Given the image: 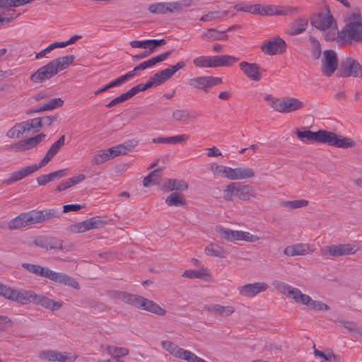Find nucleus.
Masks as SVG:
<instances>
[{
    "instance_id": "obj_1",
    "label": "nucleus",
    "mask_w": 362,
    "mask_h": 362,
    "mask_svg": "<svg viewBox=\"0 0 362 362\" xmlns=\"http://www.w3.org/2000/svg\"><path fill=\"white\" fill-rule=\"evenodd\" d=\"M296 134L298 139L303 143L316 141L327 144L331 146L343 148H351L355 146V142L351 139L344 137L334 132L324 129H320L317 132H312L306 129L303 131L296 129Z\"/></svg>"
},
{
    "instance_id": "obj_2",
    "label": "nucleus",
    "mask_w": 362,
    "mask_h": 362,
    "mask_svg": "<svg viewBox=\"0 0 362 362\" xmlns=\"http://www.w3.org/2000/svg\"><path fill=\"white\" fill-rule=\"evenodd\" d=\"M75 59L73 54L53 59L45 66L39 68L30 76V79L35 83H40L49 80L60 71L66 69Z\"/></svg>"
},
{
    "instance_id": "obj_3",
    "label": "nucleus",
    "mask_w": 362,
    "mask_h": 362,
    "mask_svg": "<svg viewBox=\"0 0 362 362\" xmlns=\"http://www.w3.org/2000/svg\"><path fill=\"white\" fill-rule=\"evenodd\" d=\"M340 39L344 44L350 45L362 44V16L360 10L349 16L347 22L341 30Z\"/></svg>"
},
{
    "instance_id": "obj_4",
    "label": "nucleus",
    "mask_w": 362,
    "mask_h": 362,
    "mask_svg": "<svg viewBox=\"0 0 362 362\" xmlns=\"http://www.w3.org/2000/svg\"><path fill=\"white\" fill-rule=\"evenodd\" d=\"M21 267L28 272L37 276L48 279L56 283L69 286L75 289L80 288L79 284L74 278L64 273L56 272L48 267L30 263H23Z\"/></svg>"
},
{
    "instance_id": "obj_5",
    "label": "nucleus",
    "mask_w": 362,
    "mask_h": 362,
    "mask_svg": "<svg viewBox=\"0 0 362 362\" xmlns=\"http://www.w3.org/2000/svg\"><path fill=\"white\" fill-rule=\"evenodd\" d=\"M14 302L21 305H28L32 302L35 305H41L44 308L49 309L52 311L59 309L63 305L62 301H55L45 296L36 294L33 291L23 289H18Z\"/></svg>"
},
{
    "instance_id": "obj_6",
    "label": "nucleus",
    "mask_w": 362,
    "mask_h": 362,
    "mask_svg": "<svg viewBox=\"0 0 362 362\" xmlns=\"http://www.w3.org/2000/svg\"><path fill=\"white\" fill-rule=\"evenodd\" d=\"M257 193L254 188L249 185L235 182L226 185L223 192V198L227 202L238 199L241 201H250L255 198Z\"/></svg>"
},
{
    "instance_id": "obj_7",
    "label": "nucleus",
    "mask_w": 362,
    "mask_h": 362,
    "mask_svg": "<svg viewBox=\"0 0 362 362\" xmlns=\"http://www.w3.org/2000/svg\"><path fill=\"white\" fill-rule=\"evenodd\" d=\"M335 23L336 21L329 6H326L323 10L313 14L310 17L311 25L320 30L329 29Z\"/></svg>"
},
{
    "instance_id": "obj_8",
    "label": "nucleus",
    "mask_w": 362,
    "mask_h": 362,
    "mask_svg": "<svg viewBox=\"0 0 362 362\" xmlns=\"http://www.w3.org/2000/svg\"><path fill=\"white\" fill-rule=\"evenodd\" d=\"M356 252L357 249L355 245L350 243L325 246L320 250L322 256L330 255L332 257L354 255Z\"/></svg>"
},
{
    "instance_id": "obj_9",
    "label": "nucleus",
    "mask_w": 362,
    "mask_h": 362,
    "mask_svg": "<svg viewBox=\"0 0 362 362\" xmlns=\"http://www.w3.org/2000/svg\"><path fill=\"white\" fill-rule=\"evenodd\" d=\"M338 76L341 77H361L362 66L353 58L347 57L341 62Z\"/></svg>"
},
{
    "instance_id": "obj_10",
    "label": "nucleus",
    "mask_w": 362,
    "mask_h": 362,
    "mask_svg": "<svg viewBox=\"0 0 362 362\" xmlns=\"http://www.w3.org/2000/svg\"><path fill=\"white\" fill-rule=\"evenodd\" d=\"M338 68V57L337 53L332 49L325 50L322 59L321 71L322 74L329 77L333 75Z\"/></svg>"
},
{
    "instance_id": "obj_11",
    "label": "nucleus",
    "mask_w": 362,
    "mask_h": 362,
    "mask_svg": "<svg viewBox=\"0 0 362 362\" xmlns=\"http://www.w3.org/2000/svg\"><path fill=\"white\" fill-rule=\"evenodd\" d=\"M34 244L46 250L62 251L64 241L55 237L48 235H39L35 238Z\"/></svg>"
},
{
    "instance_id": "obj_12",
    "label": "nucleus",
    "mask_w": 362,
    "mask_h": 362,
    "mask_svg": "<svg viewBox=\"0 0 362 362\" xmlns=\"http://www.w3.org/2000/svg\"><path fill=\"white\" fill-rule=\"evenodd\" d=\"M286 47L285 41L277 36L273 40L265 41L261 46V50L266 54L275 55L284 53Z\"/></svg>"
},
{
    "instance_id": "obj_13",
    "label": "nucleus",
    "mask_w": 362,
    "mask_h": 362,
    "mask_svg": "<svg viewBox=\"0 0 362 362\" xmlns=\"http://www.w3.org/2000/svg\"><path fill=\"white\" fill-rule=\"evenodd\" d=\"M269 288L267 283L263 281L247 284L238 288L240 295L244 297L253 298L262 292L266 291Z\"/></svg>"
},
{
    "instance_id": "obj_14",
    "label": "nucleus",
    "mask_w": 362,
    "mask_h": 362,
    "mask_svg": "<svg viewBox=\"0 0 362 362\" xmlns=\"http://www.w3.org/2000/svg\"><path fill=\"white\" fill-rule=\"evenodd\" d=\"M35 223L33 210L20 214L16 218L11 219L8 224L10 230L18 229Z\"/></svg>"
},
{
    "instance_id": "obj_15",
    "label": "nucleus",
    "mask_w": 362,
    "mask_h": 362,
    "mask_svg": "<svg viewBox=\"0 0 362 362\" xmlns=\"http://www.w3.org/2000/svg\"><path fill=\"white\" fill-rule=\"evenodd\" d=\"M221 83L222 79L219 77L199 76L191 78L188 83L194 88L204 89L205 92H207L209 88L221 84Z\"/></svg>"
},
{
    "instance_id": "obj_16",
    "label": "nucleus",
    "mask_w": 362,
    "mask_h": 362,
    "mask_svg": "<svg viewBox=\"0 0 362 362\" xmlns=\"http://www.w3.org/2000/svg\"><path fill=\"white\" fill-rule=\"evenodd\" d=\"M134 307L160 316L164 315L166 313L165 310L157 303L140 296H138Z\"/></svg>"
},
{
    "instance_id": "obj_17",
    "label": "nucleus",
    "mask_w": 362,
    "mask_h": 362,
    "mask_svg": "<svg viewBox=\"0 0 362 362\" xmlns=\"http://www.w3.org/2000/svg\"><path fill=\"white\" fill-rule=\"evenodd\" d=\"M239 68L245 76L251 81L258 82L261 80L262 74L260 72L261 67L259 64L242 62L239 64Z\"/></svg>"
},
{
    "instance_id": "obj_18",
    "label": "nucleus",
    "mask_w": 362,
    "mask_h": 362,
    "mask_svg": "<svg viewBox=\"0 0 362 362\" xmlns=\"http://www.w3.org/2000/svg\"><path fill=\"white\" fill-rule=\"evenodd\" d=\"M45 136L46 135L44 133H40L29 139L19 141L18 142L12 144L10 148L16 151H25L30 150L40 144L45 139Z\"/></svg>"
},
{
    "instance_id": "obj_19",
    "label": "nucleus",
    "mask_w": 362,
    "mask_h": 362,
    "mask_svg": "<svg viewBox=\"0 0 362 362\" xmlns=\"http://www.w3.org/2000/svg\"><path fill=\"white\" fill-rule=\"evenodd\" d=\"M107 295L112 298L121 300L122 302L127 303L129 305H135L136 300L138 298L137 295L131 294L126 291H117V290H107L106 291Z\"/></svg>"
},
{
    "instance_id": "obj_20",
    "label": "nucleus",
    "mask_w": 362,
    "mask_h": 362,
    "mask_svg": "<svg viewBox=\"0 0 362 362\" xmlns=\"http://www.w3.org/2000/svg\"><path fill=\"white\" fill-rule=\"evenodd\" d=\"M139 144V141L136 139H131L124 143L117 145L116 146H113L107 148V151L112 155V158L121 156L125 155L128 152L131 151L135 146H136Z\"/></svg>"
},
{
    "instance_id": "obj_21",
    "label": "nucleus",
    "mask_w": 362,
    "mask_h": 362,
    "mask_svg": "<svg viewBox=\"0 0 362 362\" xmlns=\"http://www.w3.org/2000/svg\"><path fill=\"white\" fill-rule=\"evenodd\" d=\"M34 219L35 223H41L49 221L54 218H57L60 215V211L57 209H47L44 210H33Z\"/></svg>"
},
{
    "instance_id": "obj_22",
    "label": "nucleus",
    "mask_w": 362,
    "mask_h": 362,
    "mask_svg": "<svg viewBox=\"0 0 362 362\" xmlns=\"http://www.w3.org/2000/svg\"><path fill=\"white\" fill-rule=\"evenodd\" d=\"M204 308L209 313L221 317H228L235 312L233 306H223L218 304L205 305Z\"/></svg>"
},
{
    "instance_id": "obj_23",
    "label": "nucleus",
    "mask_w": 362,
    "mask_h": 362,
    "mask_svg": "<svg viewBox=\"0 0 362 362\" xmlns=\"http://www.w3.org/2000/svg\"><path fill=\"white\" fill-rule=\"evenodd\" d=\"M283 113L293 112L305 107V104L303 101L294 97H284L283 98Z\"/></svg>"
},
{
    "instance_id": "obj_24",
    "label": "nucleus",
    "mask_w": 362,
    "mask_h": 362,
    "mask_svg": "<svg viewBox=\"0 0 362 362\" xmlns=\"http://www.w3.org/2000/svg\"><path fill=\"white\" fill-rule=\"evenodd\" d=\"M229 174L227 175V178L229 180H243L254 177L255 173L252 169L248 168H230Z\"/></svg>"
},
{
    "instance_id": "obj_25",
    "label": "nucleus",
    "mask_w": 362,
    "mask_h": 362,
    "mask_svg": "<svg viewBox=\"0 0 362 362\" xmlns=\"http://www.w3.org/2000/svg\"><path fill=\"white\" fill-rule=\"evenodd\" d=\"M239 60L238 58L230 55L211 57V68L218 66H229Z\"/></svg>"
},
{
    "instance_id": "obj_26",
    "label": "nucleus",
    "mask_w": 362,
    "mask_h": 362,
    "mask_svg": "<svg viewBox=\"0 0 362 362\" xmlns=\"http://www.w3.org/2000/svg\"><path fill=\"white\" fill-rule=\"evenodd\" d=\"M188 189L187 182L182 180L168 179L162 185V189L165 192L170 191H186Z\"/></svg>"
},
{
    "instance_id": "obj_27",
    "label": "nucleus",
    "mask_w": 362,
    "mask_h": 362,
    "mask_svg": "<svg viewBox=\"0 0 362 362\" xmlns=\"http://www.w3.org/2000/svg\"><path fill=\"white\" fill-rule=\"evenodd\" d=\"M202 39L206 41L225 40L228 36L226 31H219L214 28H209L202 34Z\"/></svg>"
},
{
    "instance_id": "obj_28",
    "label": "nucleus",
    "mask_w": 362,
    "mask_h": 362,
    "mask_svg": "<svg viewBox=\"0 0 362 362\" xmlns=\"http://www.w3.org/2000/svg\"><path fill=\"white\" fill-rule=\"evenodd\" d=\"M189 139V135L188 134H181L176 135L173 136L168 137H157L153 139V143H161V144H182L187 141Z\"/></svg>"
},
{
    "instance_id": "obj_29",
    "label": "nucleus",
    "mask_w": 362,
    "mask_h": 362,
    "mask_svg": "<svg viewBox=\"0 0 362 362\" xmlns=\"http://www.w3.org/2000/svg\"><path fill=\"white\" fill-rule=\"evenodd\" d=\"M323 35L327 41L332 42L337 40L339 45L344 44V41L340 39L341 30H338L337 23H335L331 28L323 30Z\"/></svg>"
},
{
    "instance_id": "obj_30",
    "label": "nucleus",
    "mask_w": 362,
    "mask_h": 362,
    "mask_svg": "<svg viewBox=\"0 0 362 362\" xmlns=\"http://www.w3.org/2000/svg\"><path fill=\"white\" fill-rule=\"evenodd\" d=\"M307 27L308 20L304 18H299L291 23L288 33L291 35H296L305 31Z\"/></svg>"
},
{
    "instance_id": "obj_31",
    "label": "nucleus",
    "mask_w": 362,
    "mask_h": 362,
    "mask_svg": "<svg viewBox=\"0 0 362 362\" xmlns=\"http://www.w3.org/2000/svg\"><path fill=\"white\" fill-rule=\"evenodd\" d=\"M28 124L25 122L16 124L9 129L6 136L11 139H18L25 132H28Z\"/></svg>"
},
{
    "instance_id": "obj_32",
    "label": "nucleus",
    "mask_w": 362,
    "mask_h": 362,
    "mask_svg": "<svg viewBox=\"0 0 362 362\" xmlns=\"http://www.w3.org/2000/svg\"><path fill=\"white\" fill-rule=\"evenodd\" d=\"M308 295L303 294L299 288L293 286L291 287L287 294L288 298L293 300L296 303H301L303 305L305 300H308Z\"/></svg>"
},
{
    "instance_id": "obj_33",
    "label": "nucleus",
    "mask_w": 362,
    "mask_h": 362,
    "mask_svg": "<svg viewBox=\"0 0 362 362\" xmlns=\"http://www.w3.org/2000/svg\"><path fill=\"white\" fill-rule=\"evenodd\" d=\"M305 245L296 244L284 248V254L286 256L303 255L306 253Z\"/></svg>"
},
{
    "instance_id": "obj_34",
    "label": "nucleus",
    "mask_w": 362,
    "mask_h": 362,
    "mask_svg": "<svg viewBox=\"0 0 362 362\" xmlns=\"http://www.w3.org/2000/svg\"><path fill=\"white\" fill-rule=\"evenodd\" d=\"M165 203L170 206H179L185 205L186 202L183 194L175 192L166 198Z\"/></svg>"
},
{
    "instance_id": "obj_35",
    "label": "nucleus",
    "mask_w": 362,
    "mask_h": 362,
    "mask_svg": "<svg viewBox=\"0 0 362 362\" xmlns=\"http://www.w3.org/2000/svg\"><path fill=\"white\" fill-rule=\"evenodd\" d=\"M160 171L161 170L160 168H157L150 173L148 176L145 177L143 180L144 186L149 187L151 185L158 184L161 177Z\"/></svg>"
},
{
    "instance_id": "obj_36",
    "label": "nucleus",
    "mask_w": 362,
    "mask_h": 362,
    "mask_svg": "<svg viewBox=\"0 0 362 362\" xmlns=\"http://www.w3.org/2000/svg\"><path fill=\"white\" fill-rule=\"evenodd\" d=\"M209 276V270L202 269L199 270H185L182 276L190 279H205Z\"/></svg>"
},
{
    "instance_id": "obj_37",
    "label": "nucleus",
    "mask_w": 362,
    "mask_h": 362,
    "mask_svg": "<svg viewBox=\"0 0 362 362\" xmlns=\"http://www.w3.org/2000/svg\"><path fill=\"white\" fill-rule=\"evenodd\" d=\"M300 8L296 6H276V16H293L299 11Z\"/></svg>"
},
{
    "instance_id": "obj_38",
    "label": "nucleus",
    "mask_w": 362,
    "mask_h": 362,
    "mask_svg": "<svg viewBox=\"0 0 362 362\" xmlns=\"http://www.w3.org/2000/svg\"><path fill=\"white\" fill-rule=\"evenodd\" d=\"M205 253L211 257H223L225 250L216 244L209 245L204 250Z\"/></svg>"
},
{
    "instance_id": "obj_39",
    "label": "nucleus",
    "mask_w": 362,
    "mask_h": 362,
    "mask_svg": "<svg viewBox=\"0 0 362 362\" xmlns=\"http://www.w3.org/2000/svg\"><path fill=\"white\" fill-rule=\"evenodd\" d=\"M172 117L178 122H186L188 119L196 118V115H192L190 112L185 110H176L173 112Z\"/></svg>"
},
{
    "instance_id": "obj_40",
    "label": "nucleus",
    "mask_w": 362,
    "mask_h": 362,
    "mask_svg": "<svg viewBox=\"0 0 362 362\" xmlns=\"http://www.w3.org/2000/svg\"><path fill=\"white\" fill-rule=\"evenodd\" d=\"M18 289L8 287L0 283V296L11 301H15Z\"/></svg>"
},
{
    "instance_id": "obj_41",
    "label": "nucleus",
    "mask_w": 362,
    "mask_h": 362,
    "mask_svg": "<svg viewBox=\"0 0 362 362\" xmlns=\"http://www.w3.org/2000/svg\"><path fill=\"white\" fill-rule=\"evenodd\" d=\"M111 154L107 149L99 151L92 158L91 163L93 165H99L105 161L111 159Z\"/></svg>"
},
{
    "instance_id": "obj_42",
    "label": "nucleus",
    "mask_w": 362,
    "mask_h": 362,
    "mask_svg": "<svg viewBox=\"0 0 362 362\" xmlns=\"http://www.w3.org/2000/svg\"><path fill=\"white\" fill-rule=\"evenodd\" d=\"M163 348L173 355L175 357L178 358L180 356L181 351L182 349L179 348L178 346L175 344L174 343L170 341H162Z\"/></svg>"
},
{
    "instance_id": "obj_43",
    "label": "nucleus",
    "mask_w": 362,
    "mask_h": 362,
    "mask_svg": "<svg viewBox=\"0 0 362 362\" xmlns=\"http://www.w3.org/2000/svg\"><path fill=\"white\" fill-rule=\"evenodd\" d=\"M309 40L311 43V54L314 59H318L322 53L321 45L318 40L313 36H310Z\"/></svg>"
},
{
    "instance_id": "obj_44",
    "label": "nucleus",
    "mask_w": 362,
    "mask_h": 362,
    "mask_svg": "<svg viewBox=\"0 0 362 362\" xmlns=\"http://www.w3.org/2000/svg\"><path fill=\"white\" fill-rule=\"evenodd\" d=\"M107 351L109 354L112 355L114 358H119L129 354V350L126 348L117 347L113 346H108Z\"/></svg>"
},
{
    "instance_id": "obj_45",
    "label": "nucleus",
    "mask_w": 362,
    "mask_h": 362,
    "mask_svg": "<svg viewBox=\"0 0 362 362\" xmlns=\"http://www.w3.org/2000/svg\"><path fill=\"white\" fill-rule=\"evenodd\" d=\"M228 12L227 11H224L223 12L221 11H210L206 14L202 16L200 18L201 21H212L221 18L223 16H226Z\"/></svg>"
},
{
    "instance_id": "obj_46",
    "label": "nucleus",
    "mask_w": 362,
    "mask_h": 362,
    "mask_svg": "<svg viewBox=\"0 0 362 362\" xmlns=\"http://www.w3.org/2000/svg\"><path fill=\"white\" fill-rule=\"evenodd\" d=\"M308 300H305L303 305L310 306L312 309L315 310H328L329 306L321 301L314 300L309 296H308Z\"/></svg>"
},
{
    "instance_id": "obj_47",
    "label": "nucleus",
    "mask_w": 362,
    "mask_h": 362,
    "mask_svg": "<svg viewBox=\"0 0 362 362\" xmlns=\"http://www.w3.org/2000/svg\"><path fill=\"white\" fill-rule=\"evenodd\" d=\"M308 201L305 199H296L293 201H283L280 203L281 206L291 209H298L308 205Z\"/></svg>"
},
{
    "instance_id": "obj_48",
    "label": "nucleus",
    "mask_w": 362,
    "mask_h": 362,
    "mask_svg": "<svg viewBox=\"0 0 362 362\" xmlns=\"http://www.w3.org/2000/svg\"><path fill=\"white\" fill-rule=\"evenodd\" d=\"M153 80L156 82L158 86L163 83L165 81L170 78L172 76L170 74V70L168 69L161 70L156 73L153 76Z\"/></svg>"
},
{
    "instance_id": "obj_49",
    "label": "nucleus",
    "mask_w": 362,
    "mask_h": 362,
    "mask_svg": "<svg viewBox=\"0 0 362 362\" xmlns=\"http://www.w3.org/2000/svg\"><path fill=\"white\" fill-rule=\"evenodd\" d=\"M27 176L25 175L23 170L21 168L19 170L15 171L10 175L9 178L3 181V184L9 185L13 182L19 181Z\"/></svg>"
},
{
    "instance_id": "obj_50",
    "label": "nucleus",
    "mask_w": 362,
    "mask_h": 362,
    "mask_svg": "<svg viewBox=\"0 0 362 362\" xmlns=\"http://www.w3.org/2000/svg\"><path fill=\"white\" fill-rule=\"evenodd\" d=\"M315 356L323 358L325 361L328 362H337L339 361L338 356H337L332 351H327L325 354L321 351L315 349Z\"/></svg>"
},
{
    "instance_id": "obj_51",
    "label": "nucleus",
    "mask_w": 362,
    "mask_h": 362,
    "mask_svg": "<svg viewBox=\"0 0 362 362\" xmlns=\"http://www.w3.org/2000/svg\"><path fill=\"white\" fill-rule=\"evenodd\" d=\"M148 10L153 13H168L167 2L153 4L148 6Z\"/></svg>"
},
{
    "instance_id": "obj_52",
    "label": "nucleus",
    "mask_w": 362,
    "mask_h": 362,
    "mask_svg": "<svg viewBox=\"0 0 362 362\" xmlns=\"http://www.w3.org/2000/svg\"><path fill=\"white\" fill-rule=\"evenodd\" d=\"M272 286L280 293L287 295L291 286L279 280L272 281Z\"/></svg>"
},
{
    "instance_id": "obj_53",
    "label": "nucleus",
    "mask_w": 362,
    "mask_h": 362,
    "mask_svg": "<svg viewBox=\"0 0 362 362\" xmlns=\"http://www.w3.org/2000/svg\"><path fill=\"white\" fill-rule=\"evenodd\" d=\"M84 303L88 308L99 312H104L107 309V306L104 303L94 300L86 299Z\"/></svg>"
},
{
    "instance_id": "obj_54",
    "label": "nucleus",
    "mask_w": 362,
    "mask_h": 362,
    "mask_svg": "<svg viewBox=\"0 0 362 362\" xmlns=\"http://www.w3.org/2000/svg\"><path fill=\"white\" fill-rule=\"evenodd\" d=\"M210 62H211V56H208V57L201 56V57H196L195 59H194L193 64L197 67L211 68Z\"/></svg>"
},
{
    "instance_id": "obj_55",
    "label": "nucleus",
    "mask_w": 362,
    "mask_h": 362,
    "mask_svg": "<svg viewBox=\"0 0 362 362\" xmlns=\"http://www.w3.org/2000/svg\"><path fill=\"white\" fill-rule=\"evenodd\" d=\"M179 358L184 359L188 362H199L202 359L201 358L196 356L194 353L183 349L181 351Z\"/></svg>"
},
{
    "instance_id": "obj_56",
    "label": "nucleus",
    "mask_w": 362,
    "mask_h": 362,
    "mask_svg": "<svg viewBox=\"0 0 362 362\" xmlns=\"http://www.w3.org/2000/svg\"><path fill=\"white\" fill-rule=\"evenodd\" d=\"M65 136L62 135L57 141H55L47 151L54 156L58 153L61 147L64 145Z\"/></svg>"
},
{
    "instance_id": "obj_57",
    "label": "nucleus",
    "mask_w": 362,
    "mask_h": 362,
    "mask_svg": "<svg viewBox=\"0 0 362 362\" xmlns=\"http://www.w3.org/2000/svg\"><path fill=\"white\" fill-rule=\"evenodd\" d=\"M230 168L224 165H214L211 166V171L214 175H218L223 177L227 178V175L229 174Z\"/></svg>"
},
{
    "instance_id": "obj_58",
    "label": "nucleus",
    "mask_w": 362,
    "mask_h": 362,
    "mask_svg": "<svg viewBox=\"0 0 362 362\" xmlns=\"http://www.w3.org/2000/svg\"><path fill=\"white\" fill-rule=\"evenodd\" d=\"M129 99H130V97L127 91V92L121 94L119 96L116 97L114 99H112L108 104L106 105V107H107V108L112 107L120 103H123L126 100H128Z\"/></svg>"
},
{
    "instance_id": "obj_59",
    "label": "nucleus",
    "mask_w": 362,
    "mask_h": 362,
    "mask_svg": "<svg viewBox=\"0 0 362 362\" xmlns=\"http://www.w3.org/2000/svg\"><path fill=\"white\" fill-rule=\"evenodd\" d=\"M45 104L46 105L47 110H52L56 109L57 107H60L63 106L64 100L60 98H57L47 101L46 103H45Z\"/></svg>"
},
{
    "instance_id": "obj_60",
    "label": "nucleus",
    "mask_w": 362,
    "mask_h": 362,
    "mask_svg": "<svg viewBox=\"0 0 362 362\" xmlns=\"http://www.w3.org/2000/svg\"><path fill=\"white\" fill-rule=\"evenodd\" d=\"M166 44V41L164 39L160 40H148V51L152 54L153 53L158 47L163 46Z\"/></svg>"
},
{
    "instance_id": "obj_61",
    "label": "nucleus",
    "mask_w": 362,
    "mask_h": 362,
    "mask_svg": "<svg viewBox=\"0 0 362 362\" xmlns=\"http://www.w3.org/2000/svg\"><path fill=\"white\" fill-rule=\"evenodd\" d=\"M25 123L28 124L27 127H28V132H30L31 129H37L35 130V132H37L39 129L42 127V121L40 119V117L27 120Z\"/></svg>"
},
{
    "instance_id": "obj_62",
    "label": "nucleus",
    "mask_w": 362,
    "mask_h": 362,
    "mask_svg": "<svg viewBox=\"0 0 362 362\" xmlns=\"http://www.w3.org/2000/svg\"><path fill=\"white\" fill-rule=\"evenodd\" d=\"M67 230L71 233H84V232L87 231L84 221L82 222H79L78 223L69 226L67 228Z\"/></svg>"
},
{
    "instance_id": "obj_63",
    "label": "nucleus",
    "mask_w": 362,
    "mask_h": 362,
    "mask_svg": "<svg viewBox=\"0 0 362 362\" xmlns=\"http://www.w3.org/2000/svg\"><path fill=\"white\" fill-rule=\"evenodd\" d=\"M39 358L48 361H56V351H42L40 353Z\"/></svg>"
},
{
    "instance_id": "obj_64",
    "label": "nucleus",
    "mask_w": 362,
    "mask_h": 362,
    "mask_svg": "<svg viewBox=\"0 0 362 362\" xmlns=\"http://www.w3.org/2000/svg\"><path fill=\"white\" fill-rule=\"evenodd\" d=\"M283 105H284L283 98L280 99V98H275V99L273 100V101L269 103V105L274 110H275L278 112H280V113H283V106H284Z\"/></svg>"
}]
</instances>
